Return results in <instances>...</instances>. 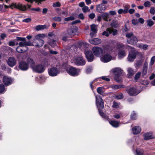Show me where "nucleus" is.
<instances>
[{
    "mask_svg": "<svg viewBox=\"0 0 155 155\" xmlns=\"http://www.w3.org/2000/svg\"><path fill=\"white\" fill-rule=\"evenodd\" d=\"M113 49V48L111 45H106L104 47V52L100 56L101 62L106 63L114 60L115 58L112 54Z\"/></svg>",
    "mask_w": 155,
    "mask_h": 155,
    "instance_id": "1",
    "label": "nucleus"
},
{
    "mask_svg": "<svg viewBox=\"0 0 155 155\" xmlns=\"http://www.w3.org/2000/svg\"><path fill=\"white\" fill-rule=\"evenodd\" d=\"M96 105L100 115L104 118L105 117V114L102 112L101 109L104 108V102L101 96L99 95L96 96Z\"/></svg>",
    "mask_w": 155,
    "mask_h": 155,
    "instance_id": "2",
    "label": "nucleus"
},
{
    "mask_svg": "<svg viewBox=\"0 0 155 155\" xmlns=\"http://www.w3.org/2000/svg\"><path fill=\"white\" fill-rule=\"evenodd\" d=\"M111 71L114 75V79L117 82L122 81L120 75L123 73V71L120 68H115L112 69Z\"/></svg>",
    "mask_w": 155,
    "mask_h": 155,
    "instance_id": "3",
    "label": "nucleus"
},
{
    "mask_svg": "<svg viewBox=\"0 0 155 155\" xmlns=\"http://www.w3.org/2000/svg\"><path fill=\"white\" fill-rule=\"evenodd\" d=\"M126 37L127 38V42L130 44L134 45L138 41V39L132 32L126 33Z\"/></svg>",
    "mask_w": 155,
    "mask_h": 155,
    "instance_id": "4",
    "label": "nucleus"
},
{
    "mask_svg": "<svg viewBox=\"0 0 155 155\" xmlns=\"http://www.w3.org/2000/svg\"><path fill=\"white\" fill-rule=\"evenodd\" d=\"M125 48L129 51V54L127 57L128 60L130 62H133L136 56L134 48L129 45L127 46Z\"/></svg>",
    "mask_w": 155,
    "mask_h": 155,
    "instance_id": "5",
    "label": "nucleus"
},
{
    "mask_svg": "<svg viewBox=\"0 0 155 155\" xmlns=\"http://www.w3.org/2000/svg\"><path fill=\"white\" fill-rule=\"evenodd\" d=\"M4 7L5 8H7L10 7L12 9H13L14 8H16L21 11H25L27 9L25 5H23L20 3L17 4L13 3L10 5H5Z\"/></svg>",
    "mask_w": 155,
    "mask_h": 155,
    "instance_id": "6",
    "label": "nucleus"
},
{
    "mask_svg": "<svg viewBox=\"0 0 155 155\" xmlns=\"http://www.w3.org/2000/svg\"><path fill=\"white\" fill-rule=\"evenodd\" d=\"M67 73L70 75L75 76H78L81 71V69L73 67H71L66 70Z\"/></svg>",
    "mask_w": 155,
    "mask_h": 155,
    "instance_id": "7",
    "label": "nucleus"
},
{
    "mask_svg": "<svg viewBox=\"0 0 155 155\" xmlns=\"http://www.w3.org/2000/svg\"><path fill=\"white\" fill-rule=\"evenodd\" d=\"M72 62L74 63L77 65L83 66L86 63L85 61L81 56H77L73 58Z\"/></svg>",
    "mask_w": 155,
    "mask_h": 155,
    "instance_id": "8",
    "label": "nucleus"
},
{
    "mask_svg": "<svg viewBox=\"0 0 155 155\" xmlns=\"http://www.w3.org/2000/svg\"><path fill=\"white\" fill-rule=\"evenodd\" d=\"M92 50L93 54L96 56L100 57L104 52V47L103 48L98 47H95L92 48Z\"/></svg>",
    "mask_w": 155,
    "mask_h": 155,
    "instance_id": "9",
    "label": "nucleus"
},
{
    "mask_svg": "<svg viewBox=\"0 0 155 155\" xmlns=\"http://www.w3.org/2000/svg\"><path fill=\"white\" fill-rule=\"evenodd\" d=\"M33 70L36 72L41 73L44 71V66L41 64H38L35 66H32Z\"/></svg>",
    "mask_w": 155,
    "mask_h": 155,
    "instance_id": "10",
    "label": "nucleus"
},
{
    "mask_svg": "<svg viewBox=\"0 0 155 155\" xmlns=\"http://www.w3.org/2000/svg\"><path fill=\"white\" fill-rule=\"evenodd\" d=\"M48 72L50 76L54 77L57 76L59 72L57 68L53 67L48 69Z\"/></svg>",
    "mask_w": 155,
    "mask_h": 155,
    "instance_id": "11",
    "label": "nucleus"
},
{
    "mask_svg": "<svg viewBox=\"0 0 155 155\" xmlns=\"http://www.w3.org/2000/svg\"><path fill=\"white\" fill-rule=\"evenodd\" d=\"M128 93L130 96H136L139 93L140 91L137 90L134 87H131L127 90Z\"/></svg>",
    "mask_w": 155,
    "mask_h": 155,
    "instance_id": "12",
    "label": "nucleus"
},
{
    "mask_svg": "<svg viewBox=\"0 0 155 155\" xmlns=\"http://www.w3.org/2000/svg\"><path fill=\"white\" fill-rule=\"evenodd\" d=\"M78 30V28L76 26H73L68 29L67 32L68 35L70 36H74L75 34Z\"/></svg>",
    "mask_w": 155,
    "mask_h": 155,
    "instance_id": "13",
    "label": "nucleus"
},
{
    "mask_svg": "<svg viewBox=\"0 0 155 155\" xmlns=\"http://www.w3.org/2000/svg\"><path fill=\"white\" fill-rule=\"evenodd\" d=\"M85 54L88 62H92L93 61L94 57L91 51H88L85 52Z\"/></svg>",
    "mask_w": 155,
    "mask_h": 155,
    "instance_id": "14",
    "label": "nucleus"
},
{
    "mask_svg": "<svg viewBox=\"0 0 155 155\" xmlns=\"http://www.w3.org/2000/svg\"><path fill=\"white\" fill-rule=\"evenodd\" d=\"M3 81L5 85L8 86L12 83L13 81L10 77L5 76L3 78Z\"/></svg>",
    "mask_w": 155,
    "mask_h": 155,
    "instance_id": "15",
    "label": "nucleus"
},
{
    "mask_svg": "<svg viewBox=\"0 0 155 155\" xmlns=\"http://www.w3.org/2000/svg\"><path fill=\"white\" fill-rule=\"evenodd\" d=\"M107 7L103 4H100L96 6V10L99 13H101L103 11H105Z\"/></svg>",
    "mask_w": 155,
    "mask_h": 155,
    "instance_id": "16",
    "label": "nucleus"
},
{
    "mask_svg": "<svg viewBox=\"0 0 155 155\" xmlns=\"http://www.w3.org/2000/svg\"><path fill=\"white\" fill-rule=\"evenodd\" d=\"M19 67L22 70L26 71L28 69V66L26 62L22 61L19 63Z\"/></svg>",
    "mask_w": 155,
    "mask_h": 155,
    "instance_id": "17",
    "label": "nucleus"
},
{
    "mask_svg": "<svg viewBox=\"0 0 155 155\" xmlns=\"http://www.w3.org/2000/svg\"><path fill=\"white\" fill-rule=\"evenodd\" d=\"M16 61L15 58L12 57L9 58L7 61V64L11 67H13L16 64Z\"/></svg>",
    "mask_w": 155,
    "mask_h": 155,
    "instance_id": "18",
    "label": "nucleus"
},
{
    "mask_svg": "<svg viewBox=\"0 0 155 155\" xmlns=\"http://www.w3.org/2000/svg\"><path fill=\"white\" fill-rule=\"evenodd\" d=\"M89 41L91 44L95 45L99 44L101 42V39L97 38L91 39L89 40Z\"/></svg>",
    "mask_w": 155,
    "mask_h": 155,
    "instance_id": "19",
    "label": "nucleus"
},
{
    "mask_svg": "<svg viewBox=\"0 0 155 155\" xmlns=\"http://www.w3.org/2000/svg\"><path fill=\"white\" fill-rule=\"evenodd\" d=\"M126 55L125 51L123 49H120L118 54V57L119 59H121Z\"/></svg>",
    "mask_w": 155,
    "mask_h": 155,
    "instance_id": "20",
    "label": "nucleus"
},
{
    "mask_svg": "<svg viewBox=\"0 0 155 155\" xmlns=\"http://www.w3.org/2000/svg\"><path fill=\"white\" fill-rule=\"evenodd\" d=\"M97 91L98 94L103 96H105L108 95L107 93H104V88L102 87H97Z\"/></svg>",
    "mask_w": 155,
    "mask_h": 155,
    "instance_id": "21",
    "label": "nucleus"
},
{
    "mask_svg": "<svg viewBox=\"0 0 155 155\" xmlns=\"http://www.w3.org/2000/svg\"><path fill=\"white\" fill-rule=\"evenodd\" d=\"M132 130L134 134H137L140 132L141 129L139 126H135L133 128Z\"/></svg>",
    "mask_w": 155,
    "mask_h": 155,
    "instance_id": "22",
    "label": "nucleus"
},
{
    "mask_svg": "<svg viewBox=\"0 0 155 155\" xmlns=\"http://www.w3.org/2000/svg\"><path fill=\"white\" fill-rule=\"evenodd\" d=\"M16 51L19 53H23L26 52L28 50V47H25V48L21 46H18L16 49Z\"/></svg>",
    "mask_w": 155,
    "mask_h": 155,
    "instance_id": "23",
    "label": "nucleus"
},
{
    "mask_svg": "<svg viewBox=\"0 0 155 155\" xmlns=\"http://www.w3.org/2000/svg\"><path fill=\"white\" fill-rule=\"evenodd\" d=\"M148 64L147 62H145L143 69L142 74L143 77L146 75L147 73Z\"/></svg>",
    "mask_w": 155,
    "mask_h": 155,
    "instance_id": "24",
    "label": "nucleus"
},
{
    "mask_svg": "<svg viewBox=\"0 0 155 155\" xmlns=\"http://www.w3.org/2000/svg\"><path fill=\"white\" fill-rule=\"evenodd\" d=\"M45 36L44 34H39L35 36V38L33 39V42H34L36 40H38V41L41 40V38H44Z\"/></svg>",
    "mask_w": 155,
    "mask_h": 155,
    "instance_id": "25",
    "label": "nucleus"
},
{
    "mask_svg": "<svg viewBox=\"0 0 155 155\" xmlns=\"http://www.w3.org/2000/svg\"><path fill=\"white\" fill-rule=\"evenodd\" d=\"M134 154L135 155H149L148 154H145L144 153L143 150L138 149L136 150Z\"/></svg>",
    "mask_w": 155,
    "mask_h": 155,
    "instance_id": "26",
    "label": "nucleus"
},
{
    "mask_svg": "<svg viewBox=\"0 0 155 155\" xmlns=\"http://www.w3.org/2000/svg\"><path fill=\"white\" fill-rule=\"evenodd\" d=\"M127 75L129 78H130L134 74L133 70L130 68H129L127 69Z\"/></svg>",
    "mask_w": 155,
    "mask_h": 155,
    "instance_id": "27",
    "label": "nucleus"
},
{
    "mask_svg": "<svg viewBox=\"0 0 155 155\" xmlns=\"http://www.w3.org/2000/svg\"><path fill=\"white\" fill-rule=\"evenodd\" d=\"M144 139L145 140H147L153 138L152 134L151 133H147L143 135Z\"/></svg>",
    "mask_w": 155,
    "mask_h": 155,
    "instance_id": "28",
    "label": "nucleus"
},
{
    "mask_svg": "<svg viewBox=\"0 0 155 155\" xmlns=\"http://www.w3.org/2000/svg\"><path fill=\"white\" fill-rule=\"evenodd\" d=\"M109 123L112 127H117L119 126V122L114 120L109 121Z\"/></svg>",
    "mask_w": 155,
    "mask_h": 155,
    "instance_id": "29",
    "label": "nucleus"
},
{
    "mask_svg": "<svg viewBox=\"0 0 155 155\" xmlns=\"http://www.w3.org/2000/svg\"><path fill=\"white\" fill-rule=\"evenodd\" d=\"M48 27L45 25H39L36 27L35 29L38 31L47 28Z\"/></svg>",
    "mask_w": 155,
    "mask_h": 155,
    "instance_id": "30",
    "label": "nucleus"
},
{
    "mask_svg": "<svg viewBox=\"0 0 155 155\" xmlns=\"http://www.w3.org/2000/svg\"><path fill=\"white\" fill-rule=\"evenodd\" d=\"M108 30L110 31V34H112L113 35H116L117 34V31L116 29L113 28H108Z\"/></svg>",
    "mask_w": 155,
    "mask_h": 155,
    "instance_id": "31",
    "label": "nucleus"
},
{
    "mask_svg": "<svg viewBox=\"0 0 155 155\" xmlns=\"http://www.w3.org/2000/svg\"><path fill=\"white\" fill-rule=\"evenodd\" d=\"M91 31L94 33L97 32V26L93 24L91 25Z\"/></svg>",
    "mask_w": 155,
    "mask_h": 155,
    "instance_id": "32",
    "label": "nucleus"
},
{
    "mask_svg": "<svg viewBox=\"0 0 155 155\" xmlns=\"http://www.w3.org/2000/svg\"><path fill=\"white\" fill-rule=\"evenodd\" d=\"M45 0H25L28 2H30L32 3L33 2L35 1L36 3H38V4L41 3L42 2L45 1Z\"/></svg>",
    "mask_w": 155,
    "mask_h": 155,
    "instance_id": "33",
    "label": "nucleus"
},
{
    "mask_svg": "<svg viewBox=\"0 0 155 155\" xmlns=\"http://www.w3.org/2000/svg\"><path fill=\"white\" fill-rule=\"evenodd\" d=\"M111 25L115 28H117L119 26L117 21L116 20H113L111 24Z\"/></svg>",
    "mask_w": 155,
    "mask_h": 155,
    "instance_id": "34",
    "label": "nucleus"
},
{
    "mask_svg": "<svg viewBox=\"0 0 155 155\" xmlns=\"http://www.w3.org/2000/svg\"><path fill=\"white\" fill-rule=\"evenodd\" d=\"M86 45L83 42H81L79 44V47L81 50H85Z\"/></svg>",
    "mask_w": 155,
    "mask_h": 155,
    "instance_id": "35",
    "label": "nucleus"
},
{
    "mask_svg": "<svg viewBox=\"0 0 155 155\" xmlns=\"http://www.w3.org/2000/svg\"><path fill=\"white\" fill-rule=\"evenodd\" d=\"M124 86L121 85H114L112 86L111 88L114 89H117L119 88H123Z\"/></svg>",
    "mask_w": 155,
    "mask_h": 155,
    "instance_id": "36",
    "label": "nucleus"
},
{
    "mask_svg": "<svg viewBox=\"0 0 155 155\" xmlns=\"http://www.w3.org/2000/svg\"><path fill=\"white\" fill-rule=\"evenodd\" d=\"M48 43L50 45L53 47L56 45V41L53 39H50Z\"/></svg>",
    "mask_w": 155,
    "mask_h": 155,
    "instance_id": "37",
    "label": "nucleus"
},
{
    "mask_svg": "<svg viewBox=\"0 0 155 155\" xmlns=\"http://www.w3.org/2000/svg\"><path fill=\"white\" fill-rule=\"evenodd\" d=\"M28 62V64H30L31 68H32V66H35L34 65L35 62L32 58H28L27 59Z\"/></svg>",
    "mask_w": 155,
    "mask_h": 155,
    "instance_id": "38",
    "label": "nucleus"
},
{
    "mask_svg": "<svg viewBox=\"0 0 155 155\" xmlns=\"http://www.w3.org/2000/svg\"><path fill=\"white\" fill-rule=\"evenodd\" d=\"M5 91L4 85L3 84H0V94L3 93Z\"/></svg>",
    "mask_w": 155,
    "mask_h": 155,
    "instance_id": "39",
    "label": "nucleus"
},
{
    "mask_svg": "<svg viewBox=\"0 0 155 155\" xmlns=\"http://www.w3.org/2000/svg\"><path fill=\"white\" fill-rule=\"evenodd\" d=\"M109 14L107 13H104L102 15V17L103 19L106 21H107V18L109 16Z\"/></svg>",
    "mask_w": 155,
    "mask_h": 155,
    "instance_id": "40",
    "label": "nucleus"
},
{
    "mask_svg": "<svg viewBox=\"0 0 155 155\" xmlns=\"http://www.w3.org/2000/svg\"><path fill=\"white\" fill-rule=\"evenodd\" d=\"M110 31L108 30V28L106 31H104L102 33V35L104 36H105L106 37H108L109 36V35L110 34Z\"/></svg>",
    "mask_w": 155,
    "mask_h": 155,
    "instance_id": "41",
    "label": "nucleus"
},
{
    "mask_svg": "<svg viewBox=\"0 0 155 155\" xmlns=\"http://www.w3.org/2000/svg\"><path fill=\"white\" fill-rule=\"evenodd\" d=\"M39 44H37L36 45H35V47H42L43 45H44V41L43 40L41 39V40H40L39 41Z\"/></svg>",
    "mask_w": 155,
    "mask_h": 155,
    "instance_id": "42",
    "label": "nucleus"
},
{
    "mask_svg": "<svg viewBox=\"0 0 155 155\" xmlns=\"http://www.w3.org/2000/svg\"><path fill=\"white\" fill-rule=\"evenodd\" d=\"M115 98L117 99H120L123 97V95L122 93L116 94L115 95Z\"/></svg>",
    "mask_w": 155,
    "mask_h": 155,
    "instance_id": "43",
    "label": "nucleus"
},
{
    "mask_svg": "<svg viewBox=\"0 0 155 155\" xmlns=\"http://www.w3.org/2000/svg\"><path fill=\"white\" fill-rule=\"evenodd\" d=\"M137 117V116L136 112L133 111L131 115V118L132 119L135 120Z\"/></svg>",
    "mask_w": 155,
    "mask_h": 155,
    "instance_id": "44",
    "label": "nucleus"
},
{
    "mask_svg": "<svg viewBox=\"0 0 155 155\" xmlns=\"http://www.w3.org/2000/svg\"><path fill=\"white\" fill-rule=\"evenodd\" d=\"M82 10L85 13L90 11V10L88 7L84 6L82 8Z\"/></svg>",
    "mask_w": 155,
    "mask_h": 155,
    "instance_id": "45",
    "label": "nucleus"
},
{
    "mask_svg": "<svg viewBox=\"0 0 155 155\" xmlns=\"http://www.w3.org/2000/svg\"><path fill=\"white\" fill-rule=\"evenodd\" d=\"M93 68L91 66H88L87 68L86 73L87 74L91 73L92 71Z\"/></svg>",
    "mask_w": 155,
    "mask_h": 155,
    "instance_id": "46",
    "label": "nucleus"
},
{
    "mask_svg": "<svg viewBox=\"0 0 155 155\" xmlns=\"http://www.w3.org/2000/svg\"><path fill=\"white\" fill-rule=\"evenodd\" d=\"M120 106V104L117 102L114 101L113 102V104L112 107H113L117 108L119 107Z\"/></svg>",
    "mask_w": 155,
    "mask_h": 155,
    "instance_id": "47",
    "label": "nucleus"
},
{
    "mask_svg": "<svg viewBox=\"0 0 155 155\" xmlns=\"http://www.w3.org/2000/svg\"><path fill=\"white\" fill-rule=\"evenodd\" d=\"M147 25L150 27L152 26L154 24L153 21L151 20H149L147 21Z\"/></svg>",
    "mask_w": 155,
    "mask_h": 155,
    "instance_id": "48",
    "label": "nucleus"
},
{
    "mask_svg": "<svg viewBox=\"0 0 155 155\" xmlns=\"http://www.w3.org/2000/svg\"><path fill=\"white\" fill-rule=\"evenodd\" d=\"M141 74V73L140 72H138L135 75L134 78L136 81H137L138 80L140 77Z\"/></svg>",
    "mask_w": 155,
    "mask_h": 155,
    "instance_id": "49",
    "label": "nucleus"
},
{
    "mask_svg": "<svg viewBox=\"0 0 155 155\" xmlns=\"http://www.w3.org/2000/svg\"><path fill=\"white\" fill-rule=\"evenodd\" d=\"M74 19V18L71 16L65 18L64 20L66 21H69L73 20Z\"/></svg>",
    "mask_w": 155,
    "mask_h": 155,
    "instance_id": "50",
    "label": "nucleus"
},
{
    "mask_svg": "<svg viewBox=\"0 0 155 155\" xmlns=\"http://www.w3.org/2000/svg\"><path fill=\"white\" fill-rule=\"evenodd\" d=\"M155 61V56H153L151 58L150 64L151 65H153Z\"/></svg>",
    "mask_w": 155,
    "mask_h": 155,
    "instance_id": "51",
    "label": "nucleus"
},
{
    "mask_svg": "<svg viewBox=\"0 0 155 155\" xmlns=\"http://www.w3.org/2000/svg\"><path fill=\"white\" fill-rule=\"evenodd\" d=\"M19 46H21L25 48V41H20L19 43Z\"/></svg>",
    "mask_w": 155,
    "mask_h": 155,
    "instance_id": "52",
    "label": "nucleus"
},
{
    "mask_svg": "<svg viewBox=\"0 0 155 155\" xmlns=\"http://www.w3.org/2000/svg\"><path fill=\"white\" fill-rule=\"evenodd\" d=\"M53 19L55 21L60 22L61 21V18L60 17H55L53 18Z\"/></svg>",
    "mask_w": 155,
    "mask_h": 155,
    "instance_id": "53",
    "label": "nucleus"
},
{
    "mask_svg": "<svg viewBox=\"0 0 155 155\" xmlns=\"http://www.w3.org/2000/svg\"><path fill=\"white\" fill-rule=\"evenodd\" d=\"M61 4L59 2H56L53 4V6L54 7H58L61 6Z\"/></svg>",
    "mask_w": 155,
    "mask_h": 155,
    "instance_id": "54",
    "label": "nucleus"
},
{
    "mask_svg": "<svg viewBox=\"0 0 155 155\" xmlns=\"http://www.w3.org/2000/svg\"><path fill=\"white\" fill-rule=\"evenodd\" d=\"M130 8V6L126 5L125 6L124 9V14L127 13L128 12V10Z\"/></svg>",
    "mask_w": 155,
    "mask_h": 155,
    "instance_id": "55",
    "label": "nucleus"
},
{
    "mask_svg": "<svg viewBox=\"0 0 155 155\" xmlns=\"http://www.w3.org/2000/svg\"><path fill=\"white\" fill-rule=\"evenodd\" d=\"M150 14L154 15L155 13V9L153 7H151L150 9Z\"/></svg>",
    "mask_w": 155,
    "mask_h": 155,
    "instance_id": "56",
    "label": "nucleus"
},
{
    "mask_svg": "<svg viewBox=\"0 0 155 155\" xmlns=\"http://www.w3.org/2000/svg\"><path fill=\"white\" fill-rule=\"evenodd\" d=\"M144 5L145 7H149L150 6V3L149 1L145 2L144 3Z\"/></svg>",
    "mask_w": 155,
    "mask_h": 155,
    "instance_id": "57",
    "label": "nucleus"
},
{
    "mask_svg": "<svg viewBox=\"0 0 155 155\" xmlns=\"http://www.w3.org/2000/svg\"><path fill=\"white\" fill-rule=\"evenodd\" d=\"M17 39L18 40L20 41H25L26 40V38H25L20 37H17Z\"/></svg>",
    "mask_w": 155,
    "mask_h": 155,
    "instance_id": "58",
    "label": "nucleus"
},
{
    "mask_svg": "<svg viewBox=\"0 0 155 155\" xmlns=\"http://www.w3.org/2000/svg\"><path fill=\"white\" fill-rule=\"evenodd\" d=\"M121 116V113L119 114H116L114 115L113 117L114 118L116 119H119L120 118V117Z\"/></svg>",
    "mask_w": 155,
    "mask_h": 155,
    "instance_id": "59",
    "label": "nucleus"
},
{
    "mask_svg": "<svg viewBox=\"0 0 155 155\" xmlns=\"http://www.w3.org/2000/svg\"><path fill=\"white\" fill-rule=\"evenodd\" d=\"M25 47H27V46H33V45L32 43H31L30 41H29L27 42L26 41V40H25Z\"/></svg>",
    "mask_w": 155,
    "mask_h": 155,
    "instance_id": "60",
    "label": "nucleus"
},
{
    "mask_svg": "<svg viewBox=\"0 0 155 155\" xmlns=\"http://www.w3.org/2000/svg\"><path fill=\"white\" fill-rule=\"evenodd\" d=\"M103 80H104L106 81H110V80L109 78H107L106 76H103L100 78Z\"/></svg>",
    "mask_w": 155,
    "mask_h": 155,
    "instance_id": "61",
    "label": "nucleus"
},
{
    "mask_svg": "<svg viewBox=\"0 0 155 155\" xmlns=\"http://www.w3.org/2000/svg\"><path fill=\"white\" fill-rule=\"evenodd\" d=\"M117 46L118 48H122L124 46V45L121 43H117Z\"/></svg>",
    "mask_w": 155,
    "mask_h": 155,
    "instance_id": "62",
    "label": "nucleus"
},
{
    "mask_svg": "<svg viewBox=\"0 0 155 155\" xmlns=\"http://www.w3.org/2000/svg\"><path fill=\"white\" fill-rule=\"evenodd\" d=\"M78 17L79 18L83 20L84 18V16L82 13L78 15Z\"/></svg>",
    "mask_w": 155,
    "mask_h": 155,
    "instance_id": "63",
    "label": "nucleus"
},
{
    "mask_svg": "<svg viewBox=\"0 0 155 155\" xmlns=\"http://www.w3.org/2000/svg\"><path fill=\"white\" fill-rule=\"evenodd\" d=\"M132 23L134 25H136L138 23L137 19H133L132 21Z\"/></svg>",
    "mask_w": 155,
    "mask_h": 155,
    "instance_id": "64",
    "label": "nucleus"
}]
</instances>
